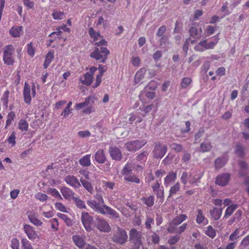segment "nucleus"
I'll return each instance as SVG.
<instances>
[{
  "label": "nucleus",
  "instance_id": "obj_8",
  "mask_svg": "<svg viewBox=\"0 0 249 249\" xmlns=\"http://www.w3.org/2000/svg\"><path fill=\"white\" fill-rule=\"evenodd\" d=\"M218 38L216 39L215 42L211 41L207 42V40L205 39L199 43L195 47V50L198 52H204L205 50L213 49L218 42Z\"/></svg>",
  "mask_w": 249,
  "mask_h": 249
},
{
  "label": "nucleus",
  "instance_id": "obj_55",
  "mask_svg": "<svg viewBox=\"0 0 249 249\" xmlns=\"http://www.w3.org/2000/svg\"><path fill=\"white\" fill-rule=\"evenodd\" d=\"M21 243L22 247L24 249H30V248L32 247L30 241L26 238H22L21 240Z\"/></svg>",
  "mask_w": 249,
  "mask_h": 249
},
{
  "label": "nucleus",
  "instance_id": "obj_12",
  "mask_svg": "<svg viewBox=\"0 0 249 249\" xmlns=\"http://www.w3.org/2000/svg\"><path fill=\"white\" fill-rule=\"evenodd\" d=\"M23 230L28 238L31 240H34L38 237L37 233L35 231V228L30 225H24Z\"/></svg>",
  "mask_w": 249,
  "mask_h": 249
},
{
  "label": "nucleus",
  "instance_id": "obj_33",
  "mask_svg": "<svg viewBox=\"0 0 249 249\" xmlns=\"http://www.w3.org/2000/svg\"><path fill=\"white\" fill-rule=\"evenodd\" d=\"M146 72V69L144 68L140 69L135 74V82L136 83H139L141 80L144 77Z\"/></svg>",
  "mask_w": 249,
  "mask_h": 249
},
{
  "label": "nucleus",
  "instance_id": "obj_1",
  "mask_svg": "<svg viewBox=\"0 0 249 249\" xmlns=\"http://www.w3.org/2000/svg\"><path fill=\"white\" fill-rule=\"evenodd\" d=\"M87 204L95 212L103 215L108 214L111 218L117 219L120 215L115 210L106 204L101 205L95 200H90L87 201Z\"/></svg>",
  "mask_w": 249,
  "mask_h": 249
},
{
  "label": "nucleus",
  "instance_id": "obj_10",
  "mask_svg": "<svg viewBox=\"0 0 249 249\" xmlns=\"http://www.w3.org/2000/svg\"><path fill=\"white\" fill-rule=\"evenodd\" d=\"M93 221V217L88 212H82L81 213V222L85 230L88 231H93L91 224Z\"/></svg>",
  "mask_w": 249,
  "mask_h": 249
},
{
  "label": "nucleus",
  "instance_id": "obj_29",
  "mask_svg": "<svg viewBox=\"0 0 249 249\" xmlns=\"http://www.w3.org/2000/svg\"><path fill=\"white\" fill-rule=\"evenodd\" d=\"M61 192L64 197L66 199H70L71 197H74L73 196L75 194L72 190L68 187L62 188L61 189Z\"/></svg>",
  "mask_w": 249,
  "mask_h": 249
},
{
  "label": "nucleus",
  "instance_id": "obj_4",
  "mask_svg": "<svg viewBox=\"0 0 249 249\" xmlns=\"http://www.w3.org/2000/svg\"><path fill=\"white\" fill-rule=\"evenodd\" d=\"M15 52L14 47L11 45H7L3 48V60L4 63L8 65H13L15 62L13 54Z\"/></svg>",
  "mask_w": 249,
  "mask_h": 249
},
{
  "label": "nucleus",
  "instance_id": "obj_59",
  "mask_svg": "<svg viewBox=\"0 0 249 249\" xmlns=\"http://www.w3.org/2000/svg\"><path fill=\"white\" fill-rule=\"evenodd\" d=\"M35 197L36 199L42 202L46 201L48 198V196L46 195L41 193H37Z\"/></svg>",
  "mask_w": 249,
  "mask_h": 249
},
{
  "label": "nucleus",
  "instance_id": "obj_9",
  "mask_svg": "<svg viewBox=\"0 0 249 249\" xmlns=\"http://www.w3.org/2000/svg\"><path fill=\"white\" fill-rule=\"evenodd\" d=\"M167 150V146L158 142L155 143L152 151L153 156L156 159H161L165 154Z\"/></svg>",
  "mask_w": 249,
  "mask_h": 249
},
{
  "label": "nucleus",
  "instance_id": "obj_53",
  "mask_svg": "<svg viewBox=\"0 0 249 249\" xmlns=\"http://www.w3.org/2000/svg\"><path fill=\"white\" fill-rule=\"evenodd\" d=\"M64 16V13L62 12L55 11L52 14V17L55 20L62 19Z\"/></svg>",
  "mask_w": 249,
  "mask_h": 249
},
{
  "label": "nucleus",
  "instance_id": "obj_35",
  "mask_svg": "<svg viewBox=\"0 0 249 249\" xmlns=\"http://www.w3.org/2000/svg\"><path fill=\"white\" fill-rule=\"evenodd\" d=\"M142 201L144 203V204L149 207H151L153 206L154 204V196H150L148 197H143L142 198Z\"/></svg>",
  "mask_w": 249,
  "mask_h": 249
},
{
  "label": "nucleus",
  "instance_id": "obj_48",
  "mask_svg": "<svg viewBox=\"0 0 249 249\" xmlns=\"http://www.w3.org/2000/svg\"><path fill=\"white\" fill-rule=\"evenodd\" d=\"M158 107V105H154V104H151L147 106H143L142 108H141L142 111H144L147 113L150 112L153 109L156 110Z\"/></svg>",
  "mask_w": 249,
  "mask_h": 249
},
{
  "label": "nucleus",
  "instance_id": "obj_25",
  "mask_svg": "<svg viewBox=\"0 0 249 249\" xmlns=\"http://www.w3.org/2000/svg\"><path fill=\"white\" fill-rule=\"evenodd\" d=\"M22 29V26H14L10 30V34L14 37H19L23 34Z\"/></svg>",
  "mask_w": 249,
  "mask_h": 249
},
{
  "label": "nucleus",
  "instance_id": "obj_2",
  "mask_svg": "<svg viewBox=\"0 0 249 249\" xmlns=\"http://www.w3.org/2000/svg\"><path fill=\"white\" fill-rule=\"evenodd\" d=\"M129 239L132 244L131 249H140L142 245V233L133 228L129 231Z\"/></svg>",
  "mask_w": 249,
  "mask_h": 249
},
{
  "label": "nucleus",
  "instance_id": "obj_37",
  "mask_svg": "<svg viewBox=\"0 0 249 249\" xmlns=\"http://www.w3.org/2000/svg\"><path fill=\"white\" fill-rule=\"evenodd\" d=\"M244 149L245 148L240 143H237L236 145L235 153L239 157H242L244 156Z\"/></svg>",
  "mask_w": 249,
  "mask_h": 249
},
{
  "label": "nucleus",
  "instance_id": "obj_13",
  "mask_svg": "<svg viewBox=\"0 0 249 249\" xmlns=\"http://www.w3.org/2000/svg\"><path fill=\"white\" fill-rule=\"evenodd\" d=\"M65 181L74 189H78L81 186L80 181L74 176L68 175L65 178Z\"/></svg>",
  "mask_w": 249,
  "mask_h": 249
},
{
  "label": "nucleus",
  "instance_id": "obj_11",
  "mask_svg": "<svg viewBox=\"0 0 249 249\" xmlns=\"http://www.w3.org/2000/svg\"><path fill=\"white\" fill-rule=\"evenodd\" d=\"M187 218L186 215L182 214L174 218L169 223L167 229L168 232H173V228L177 227L185 221Z\"/></svg>",
  "mask_w": 249,
  "mask_h": 249
},
{
  "label": "nucleus",
  "instance_id": "obj_18",
  "mask_svg": "<svg viewBox=\"0 0 249 249\" xmlns=\"http://www.w3.org/2000/svg\"><path fill=\"white\" fill-rule=\"evenodd\" d=\"M228 158L227 155H223L221 157L217 158L214 161V167L216 169H219L222 168L227 163Z\"/></svg>",
  "mask_w": 249,
  "mask_h": 249
},
{
  "label": "nucleus",
  "instance_id": "obj_51",
  "mask_svg": "<svg viewBox=\"0 0 249 249\" xmlns=\"http://www.w3.org/2000/svg\"><path fill=\"white\" fill-rule=\"evenodd\" d=\"M189 34L193 38H196L199 35V32L197 28L196 27H192L189 31Z\"/></svg>",
  "mask_w": 249,
  "mask_h": 249
},
{
  "label": "nucleus",
  "instance_id": "obj_38",
  "mask_svg": "<svg viewBox=\"0 0 249 249\" xmlns=\"http://www.w3.org/2000/svg\"><path fill=\"white\" fill-rule=\"evenodd\" d=\"M221 11L224 13L225 15H228L232 12V10L231 9L230 4L226 1L222 6Z\"/></svg>",
  "mask_w": 249,
  "mask_h": 249
},
{
  "label": "nucleus",
  "instance_id": "obj_64",
  "mask_svg": "<svg viewBox=\"0 0 249 249\" xmlns=\"http://www.w3.org/2000/svg\"><path fill=\"white\" fill-rule=\"evenodd\" d=\"M78 135L80 138H84L89 137L91 134L89 130L80 131L78 133Z\"/></svg>",
  "mask_w": 249,
  "mask_h": 249
},
{
  "label": "nucleus",
  "instance_id": "obj_46",
  "mask_svg": "<svg viewBox=\"0 0 249 249\" xmlns=\"http://www.w3.org/2000/svg\"><path fill=\"white\" fill-rule=\"evenodd\" d=\"M90 100V98L88 97V98H86V99L84 102L76 104V105H75L76 109L79 110L82 108H83L84 107L88 106L89 105Z\"/></svg>",
  "mask_w": 249,
  "mask_h": 249
},
{
  "label": "nucleus",
  "instance_id": "obj_20",
  "mask_svg": "<svg viewBox=\"0 0 249 249\" xmlns=\"http://www.w3.org/2000/svg\"><path fill=\"white\" fill-rule=\"evenodd\" d=\"M152 189L158 198H163L164 197V190L162 187H160V183L159 181L152 186Z\"/></svg>",
  "mask_w": 249,
  "mask_h": 249
},
{
  "label": "nucleus",
  "instance_id": "obj_62",
  "mask_svg": "<svg viewBox=\"0 0 249 249\" xmlns=\"http://www.w3.org/2000/svg\"><path fill=\"white\" fill-rule=\"evenodd\" d=\"M27 53L29 55L33 56L35 54V49L33 48L32 42H30L27 45Z\"/></svg>",
  "mask_w": 249,
  "mask_h": 249
},
{
  "label": "nucleus",
  "instance_id": "obj_5",
  "mask_svg": "<svg viewBox=\"0 0 249 249\" xmlns=\"http://www.w3.org/2000/svg\"><path fill=\"white\" fill-rule=\"evenodd\" d=\"M94 226L101 232H109L111 231V227L107 220L100 216H95Z\"/></svg>",
  "mask_w": 249,
  "mask_h": 249
},
{
  "label": "nucleus",
  "instance_id": "obj_58",
  "mask_svg": "<svg viewBox=\"0 0 249 249\" xmlns=\"http://www.w3.org/2000/svg\"><path fill=\"white\" fill-rule=\"evenodd\" d=\"M148 155V152L147 151H143L137 156V160L139 161L146 160L147 156Z\"/></svg>",
  "mask_w": 249,
  "mask_h": 249
},
{
  "label": "nucleus",
  "instance_id": "obj_21",
  "mask_svg": "<svg viewBox=\"0 0 249 249\" xmlns=\"http://www.w3.org/2000/svg\"><path fill=\"white\" fill-rule=\"evenodd\" d=\"M95 160L99 163H104L107 160L104 151L103 149L98 150L94 154Z\"/></svg>",
  "mask_w": 249,
  "mask_h": 249
},
{
  "label": "nucleus",
  "instance_id": "obj_23",
  "mask_svg": "<svg viewBox=\"0 0 249 249\" xmlns=\"http://www.w3.org/2000/svg\"><path fill=\"white\" fill-rule=\"evenodd\" d=\"M134 168L133 164L127 162L122 169L121 174L124 177L130 175V173L133 170Z\"/></svg>",
  "mask_w": 249,
  "mask_h": 249
},
{
  "label": "nucleus",
  "instance_id": "obj_30",
  "mask_svg": "<svg viewBox=\"0 0 249 249\" xmlns=\"http://www.w3.org/2000/svg\"><path fill=\"white\" fill-rule=\"evenodd\" d=\"M212 148L211 143L208 141H204L200 144L199 150L200 151L204 153L210 151Z\"/></svg>",
  "mask_w": 249,
  "mask_h": 249
},
{
  "label": "nucleus",
  "instance_id": "obj_14",
  "mask_svg": "<svg viewBox=\"0 0 249 249\" xmlns=\"http://www.w3.org/2000/svg\"><path fill=\"white\" fill-rule=\"evenodd\" d=\"M31 91L30 86L25 82L23 88V95L24 102L28 105H30L31 103Z\"/></svg>",
  "mask_w": 249,
  "mask_h": 249
},
{
  "label": "nucleus",
  "instance_id": "obj_61",
  "mask_svg": "<svg viewBox=\"0 0 249 249\" xmlns=\"http://www.w3.org/2000/svg\"><path fill=\"white\" fill-rule=\"evenodd\" d=\"M154 222V218L150 216H147L145 222V228L150 229L151 228V224Z\"/></svg>",
  "mask_w": 249,
  "mask_h": 249
},
{
  "label": "nucleus",
  "instance_id": "obj_44",
  "mask_svg": "<svg viewBox=\"0 0 249 249\" xmlns=\"http://www.w3.org/2000/svg\"><path fill=\"white\" fill-rule=\"evenodd\" d=\"M192 177V174H188L186 172H183L180 178L181 182L184 184L186 185L187 182L189 180L190 177Z\"/></svg>",
  "mask_w": 249,
  "mask_h": 249
},
{
  "label": "nucleus",
  "instance_id": "obj_45",
  "mask_svg": "<svg viewBox=\"0 0 249 249\" xmlns=\"http://www.w3.org/2000/svg\"><path fill=\"white\" fill-rule=\"evenodd\" d=\"M57 216L60 218L61 219L64 221L65 223L69 226H71L72 224V221L70 218H69L66 214L58 213H57Z\"/></svg>",
  "mask_w": 249,
  "mask_h": 249
},
{
  "label": "nucleus",
  "instance_id": "obj_42",
  "mask_svg": "<svg viewBox=\"0 0 249 249\" xmlns=\"http://www.w3.org/2000/svg\"><path fill=\"white\" fill-rule=\"evenodd\" d=\"M28 124L26 121L21 119L18 123V128L22 131H27L28 128Z\"/></svg>",
  "mask_w": 249,
  "mask_h": 249
},
{
  "label": "nucleus",
  "instance_id": "obj_16",
  "mask_svg": "<svg viewBox=\"0 0 249 249\" xmlns=\"http://www.w3.org/2000/svg\"><path fill=\"white\" fill-rule=\"evenodd\" d=\"M230 174L225 173L217 176L215 179V183L221 186H225L229 182Z\"/></svg>",
  "mask_w": 249,
  "mask_h": 249
},
{
  "label": "nucleus",
  "instance_id": "obj_7",
  "mask_svg": "<svg viewBox=\"0 0 249 249\" xmlns=\"http://www.w3.org/2000/svg\"><path fill=\"white\" fill-rule=\"evenodd\" d=\"M146 143L147 141L146 140H137L127 142L125 143L124 146L129 151L134 152L141 148Z\"/></svg>",
  "mask_w": 249,
  "mask_h": 249
},
{
  "label": "nucleus",
  "instance_id": "obj_39",
  "mask_svg": "<svg viewBox=\"0 0 249 249\" xmlns=\"http://www.w3.org/2000/svg\"><path fill=\"white\" fill-rule=\"evenodd\" d=\"M196 222L198 224L203 223L204 224H207V220H206V222H205V217L203 215L202 212L201 210H198L197 211V214L196 219Z\"/></svg>",
  "mask_w": 249,
  "mask_h": 249
},
{
  "label": "nucleus",
  "instance_id": "obj_22",
  "mask_svg": "<svg viewBox=\"0 0 249 249\" xmlns=\"http://www.w3.org/2000/svg\"><path fill=\"white\" fill-rule=\"evenodd\" d=\"M93 77L89 72H87L83 76L80 77V82L87 86H90L92 82Z\"/></svg>",
  "mask_w": 249,
  "mask_h": 249
},
{
  "label": "nucleus",
  "instance_id": "obj_41",
  "mask_svg": "<svg viewBox=\"0 0 249 249\" xmlns=\"http://www.w3.org/2000/svg\"><path fill=\"white\" fill-rule=\"evenodd\" d=\"M9 91L8 90L5 91L2 94L1 98V101L3 103V105L6 107H8V99H9Z\"/></svg>",
  "mask_w": 249,
  "mask_h": 249
},
{
  "label": "nucleus",
  "instance_id": "obj_31",
  "mask_svg": "<svg viewBox=\"0 0 249 249\" xmlns=\"http://www.w3.org/2000/svg\"><path fill=\"white\" fill-rule=\"evenodd\" d=\"M237 207V204H231L228 206L225 211L223 218H228L233 213Z\"/></svg>",
  "mask_w": 249,
  "mask_h": 249
},
{
  "label": "nucleus",
  "instance_id": "obj_32",
  "mask_svg": "<svg viewBox=\"0 0 249 249\" xmlns=\"http://www.w3.org/2000/svg\"><path fill=\"white\" fill-rule=\"evenodd\" d=\"M90 154H87L79 160V163L83 167H88L91 164Z\"/></svg>",
  "mask_w": 249,
  "mask_h": 249
},
{
  "label": "nucleus",
  "instance_id": "obj_28",
  "mask_svg": "<svg viewBox=\"0 0 249 249\" xmlns=\"http://www.w3.org/2000/svg\"><path fill=\"white\" fill-rule=\"evenodd\" d=\"M180 190V185L178 182H176L172 185L169 190V197L173 196L178 194V192Z\"/></svg>",
  "mask_w": 249,
  "mask_h": 249
},
{
  "label": "nucleus",
  "instance_id": "obj_60",
  "mask_svg": "<svg viewBox=\"0 0 249 249\" xmlns=\"http://www.w3.org/2000/svg\"><path fill=\"white\" fill-rule=\"evenodd\" d=\"M172 149L174 150L176 152H181L182 150V145L176 143H173L170 145Z\"/></svg>",
  "mask_w": 249,
  "mask_h": 249
},
{
  "label": "nucleus",
  "instance_id": "obj_24",
  "mask_svg": "<svg viewBox=\"0 0 249 249\" xmlns=\"http://www.w3.org/2000/svg\"><path fill=\"white\" fill-rule=\"evenodd\" d=\"M222 211V208L218 209L216 207H213V209L210 211V213L214 220H217L221 217Z\"/></svg>",
  "mask_w": 249,
  "mask_h": 249
},
{
  "label": "nucleus",
  "instance_id": "obj_63",
  "mask_svg": "<svg viewBox=\"0 0 249 249\" xmlns=\"http://www.w3.org/2000/svg\"><path fill=\"white\" fill-rule=\"evenodd\" d=\"M79 173L85 178L84 179H86L87 180H89V179H90L89 173H90L88 170H86V169L80 170L79 171Z\"/></svg>",
  "mask_w": 249,
  "mask_h": 249
},
{
  "label": "nucleus",
  "instance_id": "obj_3",
  "mask_svg": "<svg viewBox=\"0 0 249 249\" xmlns=\"http://www.w3.org/2000/svg\"><path fill=\"white\" fill-rule=\"evenodd\" d=\"M109 54V51L107 48L100 47V48H96L94 51L91 53L90 57L94 58L96 60L100 61V62L105 63Z\"/></svg>",
  "mask_w": 249,
  "mask_h": 249
},
{
  "label": "nucleus",
  "instance_id": "obj_17",
  "mask_svg": "<svg viewBox=\"0 0 249 249\" xmlns=\"http://www.w3.org/2000/svg\"><path fill=\"white\" fill-rule=\"evenodd\" d=\"M177 174L173 171L169 172L164 178V185L166 187L169 186L171 183L174 182L177 179Z\"/></svg>",
  "mask_w": 249,
  "mask_h": 249
},
{
  "label": "nucleus",
  "instance_id": "obj_57",
  "mask_svg": "<svg viewBox=\"0 0 249 249\" xmlns=\"http://www.w3.org/2000/svg\"><path fill=\"white\" fill-rule=\"evenodd\" d=\"M239 229H236L230 235L229 239L231 241H234L239 238Z\"/></svg>",
  "mask_w": 249,
  "mask_h": 249
},
{
  "label": "nucleus",
  "instance_id": "obj_15",
  "mask_svg": "<svg viewBox=\"0 0 249 249\" xmlns=\"http://www.w3.org/2000/svg\"><path fill=\"white\" fill-rule=\"evenodd\" d=\"M109 153L112 160H120L122 159V152L117 147L110 146L109 149Z\"/></svg>",
  "mask_w": 249,
  "mask_h": 249
},
{
  "label": "nucleus",
  "instance_id": "obj_40",
  "mask_svg": "<svg viewBox=\"0 0 249 249\" xmlns=\"http://www.w3.org/2000/svg\"><path fill=\"white\" fill-rule=\"evenodd\" d=\"M76 206L79 209H86V206L84 202L77 197H72Z\"/></svg>",
  "mask_w": 249,
  "mask_h": 249
},
{
  "label": "nucleus",
  "instance_id": "obj_43",
  "mask_svg": "<svg viewBox=\"0 0 249 249\" xmlns=\"http://www.w3.org/2000/svg\"><path fill=\"white\" fill-rule=\"evenodd\" d=\"M187 224L184 223L179 227H174L173 228V232H169V233H177L178 234H180L183 232L185 229H186Z\"/></svg>",
  "mask_w": 249,
  "mask_h": 249
},
{
  "label": "nucleus",
  "instance_id": "obj_19",
  "mask_svg": "<svg viewBox=\"0 0 249 249\" xmlns=\"http://www.w3.org/2000/svg\"><path fill=\"white\" fill-rule=\"evenodd\" d=\"M72 240L75 245L80 249H82L86 244L85 237L76 235L72 236Z\"/></svg>",
  "mask_w": 249,
  "mask_h": 249
},
{
  "label": "nucleus",
  "instance_id": "obj_6",
  "mask_svg": "<svg viewBox=\"0 0 249 249\" xmlns=\"http://www.w3.org/2000/svg\"><path fill=\"white\" fill-rule=\"evenodd\" d=\"M128 238L126 231L119 227H117V230L115 231L113 236L112 240L113 242L120 245L124 244Z\"/></svg>",
  "mask_w": 249,
  "mask_h": 249
},
{
  "label": "nucleus",
  "instance_id": "obj_36",
  "mask_svg": "<svg viewBox=\"0 0 249 249\" xmlns=\"http://www.w3.org/2000/svg\"><path fill=\"white\" fill-rule=\"evenodd\" d=\"M53 58V52H49L46 56L45 60L43 64L44 68L46 69L48 68Z\"/></svg>",
  "mask_w": 249,
  "mask_h": 249
},
{
  "label": "nucleus",
  "instance_id": "obj_49",
  "mask_svg": "<svg viewBox=\"0 0 249 249\" xmlns=\"http://www.w3.org/2000/svg\"><path fill=\"white\" fill-rule=\"evenodd\" d=\"M204 133V128L202 127L200 128L197 133L195 135V143H197L199 142L200 138L203 136Z\"/></svg>",
  "mask_w": 249,
  "mask_h": 249
},
{
  "label": "nucleus",
  "instance_id": "obj_34",
  "mask_svg": "<svg viewBox=\"0 0 249 249\" xmlns=\"http://www.w3.org/2000/svg\"><path fill=\"white\" fill-rule=\"evenodd\" d=\"M124 180L127 182L137 184L140 182V179L135 175H128L124 177Z\"/></svg>",
  "mask_w": 249,
  "mask_h": 249
},
{
  "label": "nucleus",
  "instance_id": "obj_54",
  "mask_svg": "<svg viewBox=\"0 0 249 249\" xmlns=\"http://www.w3.org/2000/svg\"><path fill=\"white\" fill-rule=\"evenodd\" d=\"M48 192L51 194L53 196L62 199V197L59 192L55 188H50L48 190Z\"/></svg>",
  "mask_w": 249,
  "mask_h": 249
},
{
  "label": "nucleus",
  "instance_id": "obj_50",
  "mask_svg": "<svg viewBox=\"0 0 249 249\" xmlns=\"http://www.w3.org/2000/svg\"><path fill=\"white\" fill-rule=\"evenodd\" d=\"M157 88V83L154 80L151 81L148 85L145 87L144 89L146 91L147 90H155Z\"/></svg>",
  "mask_w": 249,
  "mask_h": 249
},
{
  "label": "nucleus",
  "instance_id": "obj_47",
  "mask_svg": "<svg viewBox=\"0 0 249 249\" xmlns=\"http://www.w3.org/2000/svg\"><path fill=\"white\" fill-rule=\"evenodd\" d=\"M205 234L209 237L213 238L216 235V232L212 226H209L205 231Z\"/></svg>",
  "mask_w": 249,
  "mask_h": 249
},
{
  "label": "nucleus",
  "instance_id": "obj_27",
  "mask_svg": "<svg viewBox=\"0 0 249 249\" xmlns=\"http://www.w3.org/2000/svg\"><path fill=\"white\" fill-rule=\"evenodd\" d=\"M80 181L81 183L84 188L90 194H92L94 192L93 187L89 180L84 179L83 178H81Z\"/></svg>",
  "mask_w": 249,
  "mask_h": 249
},
{
  "label": "nucleus",
  "instance_id": "obj_26",
  "mask_svg": "<svg viewBox=\"0 0 249 249\" xmlns=\"http://www.w3.org/2000/svg\"><path fill=\"white\" fill-rule=\"evenodd\" d=\"M28 218L30 222L34 225L38 227L42 226V222L37 218L36 214L34 213H29Z\"/></svg>",
  "mask_w": 249,
  "mask_h": 249
},
{
  "label": "nucleus",
  "instance_id": "obj_52",
  "mask_svg": "<svg viewBox=\"0 0 249 249\" xmlns=\"http://www.w3.org/2000/svg\"><path fill=\"white\" fill-rule=\"evenodd\" d=\"M192 79L189 77H184L182 79L181 86L183 89L187 88L191 83Z\"/></svg>",
  "mask_w": 249,
  "mask_h": 249
},
{
  "label": "nucleus",
  "instance_id": "obj_56",
  "mask_svg": "<svg viewBox=\"0 0 249 249\" xmlns=\"http://www.w3.org/2000/svg\"><path fill=\"white\" fill-rule=\"evenodd\" d=\"M89 33L90 36L94 40L98 39V37L100 36V34L98 33H96L94 29L92 27H90L89 29Z\"/></svg>",
  "mask_w": 249,
  "mask_h": 249
}]
</instances>
